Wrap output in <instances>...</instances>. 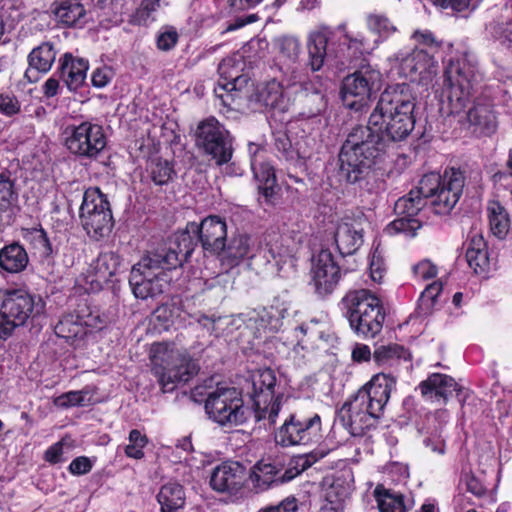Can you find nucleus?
Returning a JSON list of instances; mask_svg holds the SVG:
<instances>
[{"label": "nucleus", "mask_w": 512, "mask_h": 512, "mask_svg": "<svg viewBox=\"0 0 512 512\" xmlns=\"http://www.w3.org/2000/svg\"><path fill=\"white\" fill-rule=\"evenodd\" d=\"M415 98L407 84L386 88L370 114L367 126L348 133L339 153L340 175L347 182L368 183L371 167L391 142L405 139L415 126Z\"/></svg>", "instance_id": "1"}, {"label": "nucleus", "mask_w": 512, "mask_h": 512, "mask_svg": "<svg viewBox=\"0 0 512 512\" xmlns=\"http://www.w3.org/2000/svg\"><path fill=\"white\" fill-rule=\"evenodd\" d=\"M463 187L464 175L460 170L451 168L443 175L425 174L416 189L395 202V213L415 217L429 201L436 214H448L459 201Z\"/></svg>", "instance_id": "2"}, {"label": "nucleus", "mask_w": 512, "mask_h": 512, "mask_svg": "<svg viewBox=\"0 0 512 512\" xmlns=\"http://www.w3.org/2000/svg\"><path fill=\"white\" fill-rule=\"evenodd\" d=\"M345 25H339L343 38L339 47L334 48L333 32L322 27L309 34L307 41L308 66L312 71H319L325 64L345 66L359 57L370 54L379 44V39L370 41L362 33L355 35L345 32Z\"/></svg>", "instance_id": "3"}, {"label": "nucleus", "mask_w": 512, "mask_h": 512, "mask_svg": "<svg viewBox=\"0 0 512 512\" xmlns=\"http://www.w3.org/2000/svg\"><path fill=\"white\" fill-rule=\"evenodd\" d=\"M396 384L390 374L378 373L361 387L341 409V419L353 436H360L374 427Z\"/></svg>", "instance_id": "4"}, {"label": "nucleus", "mask_w": 512, "mask_h": 512, "mask_svg": "<svg viewBox=\"0 0 512 512\" xmlns=\"http://www.w3.org/2000/svg\"><path fill=\"white\" fill-rule=\"evenodd\" d=\"M477 61L469 52L449 59L445 68L440 113L443 116H460L465 113L479 82Z\"/></svg>", "instance_id": "5"}, {"label": "nucleus", "mask_w": 512, "mask_h": 512, "mask_svg": "<svg viewBox=\"0 0 512 512\" xmlns=\"http://www.w3.org/2000/svg\"><path fill=\"white\" fill-rule=\"evenodd\" d=\"M182 264L169 244L152 255L143 257L130 272L129 284L134 296L146 300L162 294L169 286L171 278L167 271Z\"/></svg>", "instance_id": "6"}, {"label": "nucleus", "mask_w": 512, "mask_h": 512, "mask_svg": "<svg viewBox=\"0 0 512 512\" xmlns=\"http://www.w3.org/2000/svg\"><path fill=\"white\" fill-rule=\"evenodd\" d=\"M151 371L164 393L187 383L198 371V364L173 344L156 343L150 351Z\"/></svg>", "instance_id": "7"}, {"label": "nucleus", "mask_w": 512, "mask_h": 512, "mask_svg": "<svg viewBox=\"0 0 512 512\" xmlns=\"http://www.w3.org/2000/svg\"><path fill=\"white\" fill-rule=\"evenodd\" d=\"M45 306L40 295L27 289L0 290V340L11 336L15 328L43 315Z\"/></svg>", "instance_id": "8"}, {"label": "nucleus", "mask_w": 512, "mask_h": 512, "mask_svg": "<svg viewBox=\"0 0 512 512\" xmlns=\"http://www.w3.org/2000/svg\"><path fill=\"white\" fill-rule=\"evenodd\" d=\"M227 239L226 221L219 216H208L200 224L190 222L184 231L175 233L166 242L181 261L186 260L194 250V243L199 241L205 250L219 253L225 248Z\"/></svg>", "instance_id": "9"}, {"label": "nucleus", "mask_w": 512, "mask_h": 512, "mask_svg": "<svg viewBox=\"0 0 512 512\" xmlns=\"http://www.w3.org/2000/svg\"><path fill=\"white\" fill-rule=\"evenodd\" d=\"M305 96V103L312 107L308 111L299 113L301 135H298L294 142V152H291L290 162L302 164V162L311 157L318 144V131L324 126L321 118V112L326 107V101L323 94L318 90H313Z\"/></svg>", "instance_id": "10"}, {"label": "nucleus", "mask_w": 512, "mask_h": 512, "mask_svg": "<svg viewBox=\"0 0 512 512\" xmlns=\"http://www.w3.org/2000/svg\"><path fill=\"white\" fill-rule=\"evenodd\" d=\"M251 385L250 397L256 420H267L269 424H275L284 400L275 372L270 368L256 370L251 375Z\"/></svg>", "instance_id": "11"}, {"label": "nucleus", "mask_w": 512, "mask_h": 512, "mask_svg": "<svg viewBox=\"0 0 512 512\" xmlns=\"http://www.w3.org/2000/svg\"><path fill=\"white\" fill-rule=\"evenodd\" d=\"M382 76L371 65H364L346 76L341 88L343 105L356 112L368 107L370 100L381 88Z\"/></svg>", "instance_id": "12"}, {"label": "nucleus", "mask_w": 512, "mask_h": 512, "mask_svg": "<svg viewBox=\"0 0 512 512\" xmlns=\"http://www.w3.org/2000/svg\"><path fill=\"white\" fill-rule=\"evenodd\" d=\"M321 438L322 420L317 413H291L275 432V442L282 447L307 446Z\"/></svg>", "instance_id": "13"}, {"label": "nucleus", "mask_w": 512, "mask_h": 512, "mask_svg": "<svg viewBox=\"0 0 512 512\" xmlns=\"http://www.w3.org/2000/svg\"><path fill=\"white\" fill-rule=\"evenodd\" d=\"M205 411L221 426H238L247 419L241 394L234 387L217 386L206 398Z\"/></svg>", "instance_id": "14"}, {"label": "nucleus", "mask_w": 512, "mask_h": 512, "mask_svg": "<svg viewBox=\"0 0 512 512\" xmlns=\"http://www.w3.org/2000/svg\"><path fill=\"white\" fill-rule=\"evenodd\" d=\"M63 137L64 145L70 153L87 159L97 158L107 145L102 125L93 121L67 125Z\"/></svg>", "instance_id": "15"}, {"label": "nucleus", "mask_w": 512, "mask_h": 512, "mask_svg": "<svg viewBox=\"0 0 512 512\" xmlns=\"http://www.w3.org/2000/svg\"><path fill=\"white\" fill-rule=\"evenodd\" d=\"M392 67L399 75L418 81L423 85L430 84L437 74V61L428 50L418 47L402 49L389 58Z\"/></svg>", "instance_id": "16"}, {"label": "nucleus", "mask_w": 512, "mask_h": 512, "mask_svg": "<svg viewBox=\"0 0 512 512\" xmlns=\"http://www.w3.org/2000/svg\"><path fill=\"white\" fill-rule=\"evenodd\" d=\"M80 220L87 234L96 240L110 232L112 213L109 202L98 188L85 191L80 207Z\"/></svg>", "instance_id": "17"}, {"label": "nucleus", "mask_w": 512, "mask_h": 512, "mask_svg": "<svg viewBox=\"0 0 512 512\" xmlns=\"http://www.w3.org/2000/svg\"><path fill=\"white\" fill-rule=\"evenodd\" d=\"M196 142L219 166L228 163L232 158V137L229 131L214 117L199 123Z\"/></svg>", "instance_id": "18"}, {"label": "nucleus", "mask_w": 512, "mask_h": 512, "mask_svg": "<svg viewBox=\"0 0 512 512\" xmlns=\"http://www.w3.org/2000/svg\"><path fill=\"white\" fill-rule=\"evenodd\" d=\"M303 242V235L298 231L285 233L272 232L267 235L264 258L273 263L278 272L295 266L296 254Z\"/></svg>", "instance_id": "19"}, {"label": "nucleus", "mask_w": 512, "mask_h": 512, "mask_svg": "<svg viewBox=\"0 0 512 512\" xmlns=\"http://www.w3.org/2000/svg\"><path fill=\"white\" fill-rule=\"evenodd\" d=\"M244 66L243 56L238 53L224 58L218 65L220 80L214 88V94L224 107L231 108L234 102L233 92L241 89L247 82V77L242 74Z\"/></svg>", "instance_id": "20"}, {"label": "nucleus", "mask_w": 512, "mask_h": 512, "mask_svg": "<svg viewBox=\"0 0 512 512\" xmlns=\"http://www.w3.org/2000/svg\"><path fill=\"white\" fill-rule=\"evenodd\" d=\"M341 277L340 268L329 250H321L313 261L312 280L319 295L330 294Z\"/></svg>", "instance_id": "21"}, {"label": "nucleus", "mask_w": 512, "mask_h": 512, "mask_svg": "<svg viewBox=\"0 0 512 512\" xmlns=\"http://www.w3.org/2000/svg\"><path fill=\"white\" fill-rule=\"evenodd\" d=\"M246 481V468L236 461H226L216 466L210 477L213 490L221 493H237Z\"/></svg>", "instance_id": "22"}, {"label": "nucleus", "mask_w": 512, "mask_h": 512, "mask_svg": "<svg viewBox=\"0 0 512 512\" xmlns=\"http://www.w3.org/2000/svg\"><path fill=\"white\" fill-rule=\"evenodd\" d=\"M301 52V45L299 41L295 38H284L280 45V55L279 58L281 60H286L288 62L286 70L283 72L284 79L283 82L286 83L287 87H297L305 93H311L314 89H309V83L305 81V75L299 69V66L296 65V62L299 58Z\"/></svg>", "instance_id": "23"}, {"label": "nucleus", "mask_w": 512, "mask_h": 512, "mask_svg": "<svg viewBox=\"0 0 512 512\" xmlns=\"http://www.w3.org/2000/svg\"><path fill=\"white\" fill-rule=\"evenodd\" d=\"M259 246L255 239L247 234L238 233L233 235L225 248L220 250L221 264L225 269H232L246 259H253L257 256Z\"/></svg>", "instance_id": "24"}, {"label": "nucleus", "mask_w": 512, "mask_h": 512, "mask_svg": "<svg viewBox=\"0 0 512 512\" xmlns=\"http://www.w3.org/2000/svg\"><path fill=\"white\" fill-rule=\"evenodd\" d=\"M57 54L56 46L49 41L33 48L27 56L28 68L24 73V79L28 83L38 82L40 74H46L51 70Z\"/></svg>", "instance_id": "25"}, {"label": "nucleus", "mask_w": 512, "mask_h": 512, "mask_svg": "<svg viewBox=\"0 0 512 512\" xmlns=\"http://www.w3.org/2000/svg\"><path fill=\"white\" fill-rule=\"evenodd\" d=\"M362 221H365L363 214L358 219L345 218L338 223L334 239L341 255H352L363 244Z\"/></svg>", "instance_id": "26"}, {"label": "nucleus", "mask_w": 512, "mask_h": 512, "mask_svg": "<svg viewBox=\"0 0 512 512\" xmlns=\"http://www.w3.org/2000/svg\"><path fill=\"white\" fill-rule=\"evenodd\" d=\"M422 396L431 402L446 403L450 396L456 392L460 397L463 388L449 375L433 373L419 384Z\"/></svg>", "instance_id": "27"}, {"label": "nucleus", "mask_w": 512, "mask_h": 512, "mask_svg": "<svg viewBox=\"0 0 512 512\" xmlns=\"http://www.w3.org/2000/svg\"><path fill=\"white\" fill-rule=\"evenodd\" d=\"M385 313L381 302L373 305L366 311L356 315L349 322L351 329L359 336L365 339L374 338L381 332Z\"/></svg>", "instance_id": "28"}, {"label": "nucleus", "mask_w": 512, "mask_h": 512, "mask_svg": "<svg viewBox=\"0 0 512 512\" xmlns=\"http://www.w3.org/2000/svg\"><path fill=\"white\" fill-rule=\"evenodd\" d=\"M52 13L58 23L66 27H83L89 12L79 0H56L52 4Z\"/></svg>", "instance_id": "29"}, {"label": "nucleus", "mask_w": 512, "mask_h": 512, "mask_svg": "<svg viewBox=\"0 0 512 512\" xmlns=\"http://www.w3.org/2000/svg\"><path fill=\"white\" fill-rule=\"evenodd\" d=\"M251 168L255 180L258 182L259 193L270 202L275 195L276 176L274 167L264 161L263 151L257 152L251 159Z\"/></svg>", "instance_id": "30"}, {"label": "nucleus", "mask_w": 512, "mask_h": 512, "mask_svg": "<svg viewBox=\"0 0 512 512\" xmlns=\"http://www.w3.org/2000/svg\"><path fill=\"white\" fill-rule=\"evenodd\" d=\"M61 79L70 91H76L83 86L87 71L88 62L81 58H74L70 53H66L60 58Z\"/></svg>", "instance_id": "31"}, {"label": "nucleus", "mask_w": 512, "mask_h": 512, "mask_svg": "<svg viewBox=\"0 0 512 512\" xmlns=\"http://www.w3.org/2000/svg\"><path fill=\"white\" fill-rule=\"evenodd\" d=\"M350 485L343 479L337 477L326 479L322 486V498L324 504L322 510L325 512H339L344 507L345 500L349 497Z\"/></svg>", "instance_id": "32"}, {"label": "nucleus", "mask_w": 512, "mask_h": 512, "mask_svg": "<svg viewBox=\"0 0 512 512\" xmlns=\"http://www.w3.org/2000/svg\"><path fill=\"white\" fill-rule=\"evenodd\" d=\"M466 261L475 274L483 275L489 269V257L484 237L472 232L467 239Z\"/></svg>", "instance_id": "33"}, {"label": "nucleus", "mask_w": 512, "mask_h": 512, "mask_svg": "<svg viewBox=\"0 0 512 512\" xmlns=\"http://www.w3.org/2000/svg\"><path fill=\"white\" fill-rule=\"evenodd\" d=\"M379 298L367 289L351 290L342 298L340 306L350 322L356 315L368 310L379 302Z\"/></svg>", "instance_id": "34"}, {"label": "nucleus", "mask_w": 512, "mask_h": 512, "mask_svg": "<svg viewBox=\"0 0 512 512\" xmlns=\"http://www.w3.org/2000/svg\"><path fill=\"white\" fill-rule=\"evenodd\" d=\"M465 115L469 124L475 127V132L491 134L496 129V116L492 104L485 100L477 99Z\"/></svg>", "instance_id": "35"}, {"label": "nucleus", "mask_w": 512, "mask_h": 512, "mask_svg": "<svg viewBox=\"0 0 512 512\" xmlns=\"http://www.w3.org/2000/svg\"><path fill=\"white\" fill-rule=\"evenodd\" d=\"M259 102L272 111L273 116L289 111L291 102L286 96L283 83L276 80L268 82L259 92Z\"/></svg>", "instance_id": "36"}, {"label": "nucleus", "mask_w": 512, "mask_h": 512, "mask_svg": "<svg viewBox=\"0 0 512 512\" xmlns=\"http://www.w3.org/2000/svg\"><path fill=\"white\" fill-rule=\"evenodd\" d=\"M449 413L447 410H437L427 416V431L428 434L424 440V445L432 452L439 455L445 453V441L442 437V429L448 422Z\"/></svg>", "instance_id": "37"}, {"label": "nucleus", "mask_w": 512, "mask_h": 512, "mask_svg": "<svg viewBox=\"0 0 512 512\" xmlns=\"http://www.w3.org/2000/svg\"><path fill=\"white\" fill-rule=\"evenodd\" d=\"M326 324L320 319H311L308 322H304L300 326L295 327L292 331L288 332V335L283 337L287 346L293 347L297 350L298 347L301 349L305 348V337L308 340L315 341L324 337Z\"/></svg>", "instance_id": "38"}, {"label": "nucleus", "mask_w": 512, "mask_h": 512, "mask_svg": "<svg viewBox=\"0 0 512 512\" xmlns=\"http://www.w3.org/2000/svg\"><path fill=\"white\" fill-rule=\"evenodd\" d=\"M249 478L254 487L261 491L286 482L284 472L282 473L274 464L264 461H259L253 466Z\"/></svg>", "instance_id": "39"}, {"label": "nucleus", "mask_w": 512, "mask_h": 512, "mask_svg": "<svg viewBox=\"0 0 512 512\" xmlns=\"http://www.w3.org/2000/svg\"><path fill=\"white\" fill-rule=\"evenodd\" d=\"M28 254L18 243L4 246L0 250V267L10 273L24 270L28 264Z\"/></svg>", "instance_id": "40"}, {"label": "nucleus", "mask_w": 512, "mask_h": 512, "mask_svg": "<svg viewBox=\"0 0 512 512\" xmlns=\"http://www.w3.org/2000/svg\"><path fill=\"white\" fill-rule=\"evenodd\" d=\"M157 501L161 512H175L185 504L184 489L175 482L164 484L157 494Z\"/></svg>", "instance_id": "41"}, {"label": "nucleus", "mask_w": 512, "mask_h": 512, "mask_svg": "<svg viewBox=\"0 0 512 512\" xmlns=\"http://www.w3.org/2000/svg\"><path fill=\"white\" fill-rule=\"evenodd\" d=\"M486 210L491 232L500 239L504 238L511 224L506 208L500 202L492 200L488 202Z\"/></svg>", "instance_id": "42"}, {"label": "nucleus", "mask_w": 512, "mask_h": 512, "mask_svg": "<svg viewBox=\"0 0 512 512\" xmlns=\"http://www.w3.org/2000/svg\"><path fill=\"white\" fill-rule=\"evenodd\" d=\"M120 267V257L114 252H105L100 254L94 262L92 269L95 272L96 279L91 283H97L100 286L102 282H106L110 277L115 275Z\"/></svg>", "instance_id": "43"}, {"label": "nucleus", "mask_w": 512, "mask_h": 512, "mask_svg": "<svg viewBox=\"0 0 512 512\" xmlns=\"http://www.w3.org/2000/svg\"><path fill=\"white\" fill-rule=\"evenodd\" d=\"M85 325L79 315L66 314L55 325L54 331L58 337L69 341L82 338L86 334Z\"/></svg>", "instance_id": "44"}, {"label": "nucleus", "mask_w": 512, "mask_h": 512, "mask_svg": "<svg viewBox=\"0 0 512 512\" xmlns=\"http://www.w3.org/2000/svg\"><path fill=\"white\" fill-rule=\"evenodd\" d=\"M409 356L408 351L398 344L379 346L373 353L374 361L380 366H392L401 359L407 360Z\"/></svg>", "instance_id": "45"}, {"label": "nucleus", "mask_w": 512, "mask_h": 512, "mask_svg": "<svg viewBox=\"0 0 512 512\" xmlns=\"http://www.w3.org/2000/svg\"><path fill=\"white\" fill-rule=\"evenodd\" d=\"M285 312V309L276 306L263 308L257 312L255 322L258 323L259 329L275 332L281 328Z\"/></svg>", "instance_id": "46"}, {"label": "nucleus", "mask_w": 512, "mask_h": 512, "mask_svg": "<svg viewBox=\"0 0 512 512\" xmlns=\"http://www.w3.org/2000/svg\"><path fill=\"white\" fill-rule=\"evenodd\" d=\"M375 494L380 512H407L402 494L380 487L375 489Z\"/></svg>", "instance_id": "47"}, {"label": "nucleus", "mask_w": 512, "mask_h": 512, "mask_svg": "<svg viewBox=\"0 0 512 512\" xmlns=\"http://www.w3.org/2000/svg\"><path fill=\"white\" fill-rule=\"evenodd\" d=\"M324 456L325 453L322 452H311L293 457L288 465V468L284 471V481H291Z\"/></svg>", "instance_id": "48"}, {"label": "nucleus", "mask_w": 512, "mask_h": 512, "mask_svg": "<svg viewBox=\"0 0 512 512\" xmlns=\"http://www.w3.org/2000/svg\"><path fill=\"white\" fill-rule=\"evenodd\" d=\"M420 227L421 223L415 217L399 216V218L390 222L385 227L384 232L389 236L402 233L406 236L414 237Z\"/></svg>", "instance_id": "49"}, {"label": "nucleus", "mask_w": 512, "mask_h": 512, "mask_svg": "<svg viewBox=\"0 0 512 512\" xmlns=\"http://www.w3.org/2000/svg\"><path fill=\"white\" fill-rule=\"evenodd\" d=\"M152 181L156 185L167 184L174 173L171 163L161 158H153L150 160L147 168Z\"/></svg>", "instance_id": "50"}, {"label": "nucleus", "mask_w": 512, "mask_h": 512, "mask_svg": "<svg viewBox=\"0 0 512 512\" xmlns=\"http://www.w3.org/2000/svg\"><path fill=\"white\" fill-rule=\"evenodd\" d=\"M161 0H142L139 8L130 16V24L146 26L154 21L153 13L160 7Z\"/></svg>", "instance_id": "51"}, {"label": "nucleus", "mask_w": 512, "mask_h": 512, "mask_svg": "<svg viewBox=\"0 0 512 512\" xmlns=\"http://www.w3.org/2000/svg\"><path fill=\"white\" fill-rule=\"evenodd\" d=\"M367 26L371 32L378 34L376 39L380 43L396 31V27L390 20L381 14H371L367 17Z\"/></svg>", "instance_id": "52"}, {"label": "nucleus", "mask_w": 512, "mask_h": 512, "mask_svg": "<svg viewBox=\"0 0 512 512\" xmlns=\"http://www.w3.org/2000/svg\"><path fill=\"white\" fill-rule=\"evenodd\" d=\"M129 444L125 447V454L129 458L142 459L144 457V447L148 443L146 435L139 430L133 429L129 433Z\"/></svg>", "instance_id": "53"}, {"label": "nucleus", "mask_w": 512, "mask_h": 512, "mask_svg": "<svg viewBox=\"0 0 512 512\" xmlns=\"http://www.w3.org/2000/svg\"><path fill=\"white\" fill-rule=\"evenodd\" d=\"M21 105L17 97L11 92L0 93V112L11 117L20 112Z\"/></svg>", "instance_id": "54"}, {"label": "nucleus", "mask_w": 512, "mask_h": 512, "mask_svg": "<svg viewBox=\"0 0 512 512\" xmlns=\"http://www.w3.org/2000/svg\"><path fill=\"white\" fill-rule=\"evenodd\" d=\"M85 401V393L82 391H69L54 400V404L61 408L81 406Z\"/></svg>", "instance_id": "55"}, {"label": "nucleus", "mask_w": 512, "mask_h": 512, "mask_svg": "<svg viewBox=\"0 0 512 512\" xmlns=\"http://www.w3.org/2000/svg\"><path fill=\"white\" fill-rule=\"evenodd\" d=\"M370 277L374 282L380 283L385 274V265L377 249L373 252L369 264Z\"/></svg>", "instance_id": "56"}, {"label": "nucleus", "mask_w": 512, "mask_h": 512, "mask_svg": "<svg viewBox=\"0 0 512 512\" xmlns=\"http://www.w3.org/2000/svg\"><path fill=\"white\" fill-rule=\"evenodd\" d=\"M441 291L442 283L439 281H434L424 289L420 295L419 300L427 308H430L435 304L436 299L440 295Z\"/></svg>", "instance_id": "57"}, {"label": "nucleus", "mask_w": 512, "mask_h": 512, "mask_svg": "<svg viewBox=\"0 0 512 512\" xmlns=\"http://www.w3.org/2000/svg\"><path fill=\"white\" fill-rule=\"evenodd\" d=\"M415 278L420 280H428L437 275V267L429 260H422L413 266Z\"/></svg>", "instance_id": "58"}, {"label": "nucleus", "mask_w": 512, "mask_h": 512, "mask_svg": "<svg viewBox=\"0 0 512 512\" xmlns=\"http://www.w3.org/2000/svg\"><path fill=\"white\" fill-rule=\"evenodd\" d=\"M178 41V33L173 27L166 28L157 38V46L160 50L172 49Z\"/></svg>", "instance_id": "59"}, {"label": "nucleus", "mask_w": 512, "mask_h": 512, "mask_svg": "<svg viewBox=\"0 0 512 512\" xmlns=\"http://www.w3.org/2000/svg\"><path fill=\"white\" fill-rule=\"evenodd\" d=\"M13 194L11 180L7 176L0 174V207L5 208L10 205Z\"/></svg>", "instance_id": "60"}, {"label": "nucleus", "mask_w": 512, "mask_h": 512, "mask_svg": "<svg viewBox=\"0 0 512 512\" xmlns=\"http://www.w3.org/2000/svg\"><path fill=\"white\" fill-rule=\"evenodd\" d=\"M298 510V503L295 497H287L277 505H269L258 512H296Z\"/></svg>", "instance_id": "61"}, {"label": "nucleus", "mask_w": 512, "mask_h": 512, "mask_svg": "<svg viewBox=\"0 0 512 512\" xmlns=\"http://www.w3.org/2000/svg\"><path fill=\"white\" fill-rule=\"evenodd\" d=\"M93 464L86 456H79L73 459L68 470L73 475H84L91 471Z\"/></svg>", "instance_id": "62"}, {"label": "nucleus", "mask_w": 512, "mask_h": 512, "mask_svg": "<svg viewBox=\"0 0 512 512\" xmlns=\"http://www.w3.org/2000/svg\"><path fill=\"white\" fill-rule=\"evenodd\" d=\"M412 38L419 44L427 46L429 48L430 54L434 53L439 43L436 41L435 37L430 31H415L412 35Z\"/></svg>", "instance_id": "63"}, {"label": "nucleus", "mask_w": 512, "mask_h": 512, "mask_svg": "<svg viewBox=\"0 0 512 512\" xmlns=\"http://www.w3.org/2000/svg\"><path fill=\"white\" fill-rule=\"evenodd\" d=\"M462 482L465 484L467 491L477 497L483 496L486 492V488L482 482L472 474H465L462 478Z\"/></svg>", "instance_id": "64"}]
</instances>
